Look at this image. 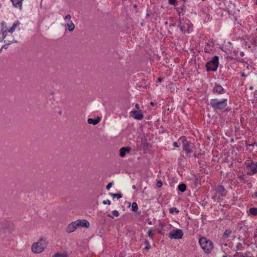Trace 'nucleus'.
Returning a JSON list of instances; mask_svg holds the SVG:
<instances>
[{"label": "nucleus", "instance_id": "nucleus-3", "mask_svg": "<svg viewBox=\"0 0 257 257\" xmlns=\"http://www.w3.org/2000/svg\"><path fill=\"white\" fill-rule=\"evenodd\" d=\"M199 243L202 249L206 253H210L213 248L212 242L205 237L200 238Z\"/></svg>", "mask_w": 257, "mask_h": 257}, {"label": "nucleus", "instance_id": "nucleus-49", "mask_svg": "<svg viewBox=\"0 0 257 257\" xmlns=\"http://www.w3.org/2000/svg\"><path fill=\"white\" fill-rule=\"evenodd\" d=\"M222 257H227L226 255H224Z\"/></svg>", "mask_w": 257, "mask_h": 257}, {"label": "nucleus", "instance_id": "nucleus-42", "mask_svg": "<svg viewBox=\"0 0 257 257\" xmlns=\"http://www.w3.org/2000/svg\"><path fill=\"white\" fill-rule=\"evenodd\" d=\"M238 178L240 180H243V177L242 176H239L238 177Z\"/></svg>", "mask_w": 257, "mask_h": 257}, {"label": "nucleus", "instance_id": "nucleus-30", "mask_svg": "<svg viewBox=\"0 0 257 257\" xmlns=\"http://www.w3.org/2000/svg\"><path fill=\"white\" fill-rule=\"evenodd\" d=\"M235 257H247V256H245L241 252H236V253L234 255Z\"/></svg>", "mask_w": 257, "mask_h": 257}, {"label": "nucleus", "instance_id": "nucleus-47", "mask_svg": "<svg viewBox=\"0 0 257 257\" xmlns=\"http://www.w3.org/2000/svg\"><path fill=\"white\" fill-rule=\"evenodd\" d=\"M249 89H251V90H252L253 89V87L252 86H250L249 87Z\"/></svg>", "mask_w": 257, "mask_h": 257}, {"label": "nucleus", "instance_id": "nucleus-17", "mask_svg": "<svg viewBox=\"0 0 257 257\" xmlns=\"http://www.w3.org/2000/svg\"><path fill=\"white\" fill-rule=\"evenodd\" d=\"M21 23L19 21H16L13 25L12 27L8 30V32L12 34L16 29V28L20 26Z\"/></svg>", "mask_w": 257, "mask_h": 257}, {"label": "nucleus", "instance_id": "nucleus-15", "mask_svg": "<svg viewBox=\"0 0 257 257\" xmlns=\"http://www.w3.org/2000/svg\"><path fill=\"white\" fill-rule=\"evenodd\" d=\"M13 3V6L20 10H22V5L23 0H11Z\"/></svg>", "mask_w": 257, "mask_h": 257}, {"label": "nucleus", "instance_id": "nucleus-43", "mask_svg": "<svg viewBox=\"0 0 257 257\" xmlns=\"http://www.w3.org/2000/svg\"><path fill=\"white\" fill-rule=\"evenodd\" d=\"M241 76L242 77H245L246 76V75L245 74V73L244 72H242L241 73Z\"/></svg>", "mask_w": 257, "mask_h": 257}, {"label": "nucleus", "instance_id": "nucleus-27", "mask_svg": "<svg viewBox=\"0 0 257 257\" xmlns=\"http://www.w3.org/2000/svg\"><path fill=\"white\" fill-rule=\"evenodd\" d=\"M132 209L134 212H136L138 210V204L136 203H135V202L133 203L132 206Z\"/></svg>", "mask_w": 257, "mask_h": 257}, {"label": "nucleus", "instance_id": "nucleus-16", "mask_svg": "<svg viewBox=\"0 0 257 257\" xmlns=\"http://www.w3.org/2000/svg\"><path fill=\"white\" fill-rule=\"evenodd\" d=\"M131 150L130 147H122L119 150V155L121 157L125 156L126 153H129Z\"/></svg>", "mask_w": 257, "mask_h": 257}, {"label": "nucleus", "instance_id": "nucleus-28", "mask_svg": "<svg viewBox=\"0 0 257 257\" xmlns=\"http://www.w3.org/2000/svg\"><path fill=\"white\" fill-rule=\"evenodd\" d=\"M110 195L113 197V198H117V199H120L122 197V195L119 193H111Z\"/></svg>", "mask_w": 257, "mask_h": 257}, {"label": "nucleus", "instance_id": "nucleus-25", "mask_svg": "<svg viewBox=\"0 0 257 257\" xmlns=\"http://www.w3.org/2000/svg\"><path fill=\"white\" fill-rule=\"evenodd\" d=\"M231 233V230L227 229L224 231V232L223 234V237L225 238H226L229 236V235Z\"/></svg>", "mask_w": 257, "mask_h": 257}, {"label": "nucleus", "instance_id": "nucleus-19", "mask_svg": "<svg viewBox=\"0 0 257 257\" xmlns=\"http://www.w3.org/2000/svg\"><path fill=\"white\" fill-rule=\"evenodd\" d=\"M100 121V118H98L97 119H93V118H88L87 120V122L89 124H92L93 125L97 124Z\"/></svg>", "mask_w": 257, "mask_h": 257}, {"label": "nucleus", "instance_id": "nucleus-5", "mask_svg": "<svg viewBox=\"0 0 257 257\" xmlns=\"http://www.w3.org/2000/svg\"><path fill=\"white\" fill-rule=\"evenodd\" d=\"M179 140L183 144V150L185 152L188 157H191L190 154L193 152V145L190 142L186 140L185 137L182 136L180 138Z\"/></svg>", "mask_w": 257, "mask_h": 257}, {"label": "nucleus", "instance_id": "nucleus-46", "mask_svg": "<svg viewBox=\"0 0 257 257\" xmlns=\"http://www.w3.org/2000/svg\"><path fill=\"white\" fill-rule=\"evenodd\" d=\"M1 230H4V228L2 226H0Z\"/></svg>", "mask_w": 257, "mask_h": 257}, {"label": "nucleus", "instance_id": "nucleus-48", "mask_svg": "<svg viewBox=\"0 0 257 257\" xmlns=\"http://www.w3.org/2000/svg\"><path fill=\"white\" fill-rule=\"evenodd\" d=\"M151 104L152 105H154V103H153V102H151Z\"/></svg>", "mask_w": 257, "mask_h": 257}, {"label": "nucleus", "instance_id": "nucleus-53", "mask_svg": "<svg viewBox=\"0 0 257 257\" xmlns=\"http://www.w3.org/2000/svg\"><path fill=\"white\" fill-rule=\"evenodd\" d=\"M247 257H248V256H247Z\"/></svg>", "mask_w": 257, "mask_h": 257}, {"label": "nucleus", "instance_id": "nucleus-23", "mask_svg": "<svg viewBox=\"0 0 257 257\" xmlns=\"http://www.w3.org/2000/svg\"><path fill=\"white\" fill-rule=\"evenodd\" d=\"M243 249V247L242 245V244L240 242H238L235 246V251H241Z\"/></svg>", "mask_w": 257, "mask_h": 257}, {"label": "nucleus", "instance_id": "nucleus-14", "mask_svg": "<svg viewBox=\"0 0 257 257\" xmlns=\"http://www.w3.org/2000/svg\"><path fill=\"white\" fill-rule=\"evenodd\" d=\"M216 193L220 196H221V197H223V196H226V193H227V192L225 190V189L224 188V187L221 185H220L219 186H218L216 189Z\"/></svg>", "mask_w": 257, "mask_h": 257}, {"label": "nucleus", "instance_id": "nucleus-18", "mask_svg": "<svg viewBox=\"0 0 257 257\" xmlns=\"http://www.w3.org/2000/svg\"><path fill=\"white\" fill-rule=\"evenodd\" d=\"M67 26L68 28L69 31L70 32L73 31L75 28V25L72 21H69L67 23Z\"/></svg>", "mask_w": 257, "mask_h": 257}, {"label": "nucleus", "instance_id": "nucleus-41", "mask_svg": "<svg viewBox=\"0 0 257 257\" xmlns=\"http://www.w3.org/2000/svg\"><path fill=\"white\" fill-rule=\"evenodd\" d=\"M253 197L254 198H257V192L254 193V195H253Z\"/></svg>", "mask_w": 257, "mask_h": 257}, {"label": "nucleus", "instance_id": "nucleus-32", "mask_svg": "<svg viewBox=\"0 0 257 257\" xmlns=\"http://www.w3.org/2000/svg\"><path fill=\"white\" fill-rule=\"evenodd\" d=\"M168 3L171 5L175 6L177 3V0H168Z\"/></svg>", "mask_w": 257, "mask_h": 257}, {"label": "nucleus", "instance_id": "nucleus-52", "mask_svg": "<svg viewBox=\"0 0 257 257\" xmlns=\"http://www.w3.org/2000/svg\"><path fill=\"white\" fill-rule=\"evenodd\" d=\"M256 4L257 5V0H256Z\"/></svg>", "mask_w": 257, "mask_h": 257}, {"label": "nucleus", "instance_id": "nucleus-13", "mask_svg": "<svg viewBox=\"0 0 257 257\" xmlns=\"http://www.w3.org/2000/svg\"><path fill=\"white\" fill-rule=\"evenodd\" d=\"M78 226L76 221H73L70 223L66 227V230L68 233H71L74 231L77 228Z\"/></svg>", "mask_w": 257, "mask_h": 257}, {"label": "nucleus", "instance_id": "nucleus-6", "mask_svg": "<svg viewBox=\"0 0 257 257\" xmlns=\"http://www.w3.org/2000/svg\"><path fill=\"white\" fill-rule=\"evenodd\" d=\"M218 57L215 56L211 61L208 62L206 64L207 71H216L218 67Z\"/></svg>", "mask_w": 257, "mask_h": 257}, {"label": "nucleus", "instance_id": "nucleus-12", "mask_svg": "<svg viewBox=\"0 0 257 257\" xmlns=\"http://www.w3.org/2000/svg\"><path fill=\"white\" fill-rule=\"evenodd\" d=\"M134 118L137 120H142L144 117V115L141 110H133L131 111Z\"/></svg>", "mask_w": 257, "mask_h": 257}, {"label": "nucleus", "instance_id": "nucleus-20", "mask_svg": "<svg viewBox=\"0 0 257 257\" xmlns=\"http://www.w3.org/2000/svg\"><path fill=\"white\" fill-rule=\"evenodd\" d=\"M52 257H68V256L66 252H56L52 256Z\"/></svg>", "mask_w": 257, "mask_h": 257}, {"label": "nucleus", "instance_id": "nucleus-31", "mask_svg": "<svg viewBox=\"0 0 257 257\" xmlns=\"http://www.w3.org/2000/svg\"><path fill=\"white\" fill-rule=\"evenodd\" d=\"M148 236L151 238V239H153V231L152 229H150L148 232Z\"/></svg>", "mask_w": 257, "mask_h": 257}, {"label": "nucleus", "instance_id": "nucleus-22", "mask_svg": "<svg viewBox=\"0 0 257 257\" xmlns=\"http://www.w3.org/2000/svg\"><path fill=\"white\" fill-rule=\"evenodd\" d=\"M112 215L108 214V216H109L111 218H113L114 216L118 217L119 215V213L117 210H115L112 211Z\"/></svg>", "mask_w": 257, "mask_h": 257}, {"label": "nucleus", "instance_id": "nucleus-35", "mask_svg": "<svg viewBox=\"0 0 257 257\" xmlns=\"http://www.w3.org/2000/svg\"><path fill=\"white\" fill-rule=\"evenodd\" d=\"M14 42V40H12L11 41H10L8 44L4 45L3 46L2 48H5L7 49L8 48V46L11 43H13Z\"/></svg>", "mask_w": 257, "mask_h": 257}, {"label": "nucleus", "instance_id": "nucleus-36", "mask_svg": "<svg viewBox=\"0 0 257 257\" xmlns=\"http://www.w3.org/2000/svg\"><path fill=\"white\" fill-rule=\"evenodd\" d=\"M102 203L103 204H107V205H110V204H111L110 201L108 199L103 201Z\"/></svg>", "mask_w": 257, "mask_h": 257}, {"label": "nucleus", "instance_id": "nucleus-37", "mask_svg": "<svg viewBox=\"0 0 257 257\" xmlns=\"http://www.w3.org/2000/svg\"><path fill=\"white\" fill-rule=\"evenodd\" d=\"M112 186V182H110L106 186V189L109 190Z\"/></svg>", "mask_w": 257, "mask_h": 257}, {"label": "nucleus", "instance_id": "nucleus-24", "mask_svg": "<svg viewBox=\"0 0 257 257\" xmlns=\"http://www.w3.org/2000/svg\"><path fill=\"white\" fill-rule=\"evenodd\" d=\"M169 212L171 213L178 214L179 212V210L176 207H172L169 209Z\"/></svg>", "mask_w": 257, "mask_h": 257}, {"label": "nucleus", "instance_id": "nucleus-8", "mask_svg": "<svg viewBox=\"0 0 257 257\" xmlns=\"http://www.w3.org/2000/svg\"><path fill=\"white\" fill-rule=\"evenodd\" d=\"M212 91L214 94L221 95L224 94L226 90L220 84L215 83Z\"/></svg>", "mask_w": 257, "mask_h": 257}, {"label": "nucleus", "instance_id": "nucleus-29", "mask_svg": "<svg viewBox=\"0 0 257 257\" xmlns=\"http://www.w3.org/2000/svg\"><path fill=\"white\" fill-rule=\"evenodd\" d=\"M145 243L146 246L145 247V249L146 250H149L150 248V243L149 241L147 240H145Z\"/></svg>", "mask_w": 257, "mask_h": 257}, {"label": "nucleus", "instance_id": "nucleus-9", "mask_svg": "<svg viewBox=\"0 0 257 257\" xmlns=\"http://www.w3.org/2000/svg\"><path fill=\"white\" fill-rule=\"evenodd\" d=\"M8 32V30L7 28L6 23L4 22L1 23V30L0 32V35H2V37L0 36V42L4 41V39L6 38Z\"/></svg>", "mask_w": 257, "mask_h": 257}, {"label": "nucleus", "instance_id": "nucleus-39", "mask_svg": "<svg viewBox=\"0 0 257 257\" xmlns=\"http://www.w3.org/2000/svg\"><path fill=\"white\" fill-rule=\"evenodd\" d=\"M135 107L138 109H140V105L139 104H136Z\"/></svg>", "mask_w": 257, "mask_h": 257}, {"label": "nucleus", "instance_id": "nucleus-26", "mask_svg": "<svg viewBox=\"0 0 257 257\" xmlns=\"http://www.w3.org/2000/svg\"><path fill=\"white\" fill-rule=\"evenodd\" d=\"M249 212L253 215H257V208H251L249 209Z\"/></svg>", "mask_w": 257, "mask_h": 257}, {"label": "nucleus", "instance_id": "nucleus-51", "mask_svg": "<svg viewBox=\"0 0 257 257\" xmlns=\"http://www.w3.org/2000/svg\"><path fill=\"white\" fill-rule=\"evenodd\" d=\"M3 49V48H2L0 49V52L2 51V49Z\"/></svg>", "mask_w": 257, "mask_h": 257}, {"label": "nucleus", "instance_id": "nucleus-10", "mask_svg": "<svg viewBox=\"0 0 257 257\" xmlns=\"http://www.w3.org/2000/svg\"><path fill=\"white\" fill-rule=\"evenodd\" d=\"M246 167L250 170V172L247 173V174L252 175L257 173V162L256 163L252 162L250 164H248Z\"/></svg>", "mask_w": 257, "mask_h": 257}, {"label": "nucleus", "instance_id": "nucleus-38", "mask_svg": "<svg viewBox=\"0 0 257 257\" xmlns=\"http://www.w3.org/2000/svg\"><path fill=\"white\" fill-rule=\"evenodd\" d=\"M173 146L174 147H179V145H178V143L175 142H174L173 144Z\"/></svg>", "mask_w": 257, "mask_h": 257}, {"label": "nucleus", "instance_id": "nucleus-40", "mask_svg": "<svg viewBox=\"0 0 257 257\" xmlns=\"http://www.w3.org/2000/svg\"><path fill=\"white\" fill-rule=\"evenodd\" d=\"M162 80H163V79H162V78H161V77H159V78H158V82H162Z\"/></svg>", "mask_w": 257, "mask_h": 257}, {"label": "nucleus", "instance_id": "nucleus-1", "mask_svg": "<svg viewBox=\"0 0 257 257\" xmlns=\"http://www.w3.org/2000/svg\"><path fill=\"white\" fill-rule=\"evenodd\" d=\"M47 242L41 238L38 242L34 243L32 245V250L35 253H41L47 247Z\"/></svg>", "mask_w": 257, "mask_h": 257}, {"label": "nucleus", "instance_id": "nucleus-11", "mask_svg": "<svg viewBox=\"0 0 257 257\" xmlns=\"http://www.w3.org/2000/svg\"><path fill=\"white\" fill-rule=\"evenodd\" d=\"M78 227H82L85 228H89L90 226L89 222L85 219H78L76 220Z\"/></svg>", "mask_w": 257, "mask_h": 257}, {"label": "nucleus", "instance_id": "nucleus-7", "mask_svg": "<svg viewBox=\"0 0 257 257\" xmlns=\"http://www.w3.org/2000/svg\"><path fill=\"white\" fill-rule=\"evenodd\" d=\"M183 235V232L180 229H177L175 230H172L169 233V236L170 238L174 239H181Z\"/></svg>", "mask_w": 257, "mask_h": 257}, {"label": "nucleus", "instance_id": "nucleus-44", "mask_svg": "<svg viewBox=\"0 0 257 257\" xmlns=\"http://www.w3.org/2000/svg\"><path fill=\"white\" fill-rule=\"evenodd\" d=\"M254 145H256L257 146V142L256 143L255 142L253 144L250 145V146H253Z\"/></svg>", "mask_w": 257, "mask_h": 257}, {"label": "nucleus", "instance_id": "nucleus-21", "mask_svg": "<svg viewBox=\"0 0 257 257\" xmlns=\"http://www.w3.org/2000/svg\"><path fill=\"white\" fill-rule=\"evenodd\" d=\"M178 189L181 192H184L186 190V186L185 184L182 183L179 185Z\"/></svg>", "mask_w": 257, "mask_h": 257}, {"label": "nucleus", "instance_id": "nucleus-2", "mask_svg": "<svg viewBox=\"0 0 257 257\" xmlns=\"http://www.w3.org/2000/svg\"><path fill=\"white\" fill-rule=\"evenodd\" d=\"M210 103L213 108L221 110L225 108L227 106V99H211Z\"/></svg>", "mask_w": 257, "mask_h": 257}, {"label": "nucleus", "instance_id": "nucleus-4", "mask_svg": "<svg viewBox=\"0 0 257 257\" xmlns=\"http://www.w3.org/2000/svg\"><path fill=\"white\" fill-rule=\"evenodd\" d=\"M178 27L184 34H190L193 30V26L188 20H180Z\"/></svg>", "mask_w": 257, "mask_h": 257}, {"label": "nucleus", "instance_id": "nucleus-50", "mask_svg": "<svg viewBox=\"0 0 257 257\" xmlns=\"http://www.w3.org/2000/svg\"><path fill=\"white\" fill-rule=\"evenodd\" d=\"M241 56H243V52H241Z\"/></svg>", "mask_w": 257, "mask_h": 257}, {"label": "nucleus", "instance_id": "nucleus-33", "mask_svg": "<svg viewBox=\"0 0 257 257\" xmlns=\"http://www.w3.org/2000/svg\"><path fill=\"white\" fill-rule=\"evenodd\" d=\"M157 186L158 187V188H160L162 186V185H163V183H162V181L161 180H159L157 181Z\"/></svg>", "mask_w": 257, "mask_h": 257}, {"label": "nucleus", "instance_id": "nucleus-45", "mask_svg": "<svg viewBox=\"0 0 257 257\" xmlns=\"http://www.w3.org/2000/svg\"><path fill=\"white\" fill-rule=\"evenodd\" d=\"M132 188H133L134 189H135L136 188V186H135V185H133L132 186Z\"/></svg>", "mask_w": 257, "mask_h": 257}, {"label": "nucleus", "instance_id": "nucleus-34", "mask_svg": "<svg viewBox=\"0 0 257 257\" xmlns=\"http://www.w3.org/2000/svg\"><path fill=\"white\" fill-rule=\"evenodd\" d=\"M71 16L69 14H68L67 15L65 16V17H64V19L66 21V20H68V22L69 21H71Z\"/></svg>", "mask_w": 257, "mask_h": 257}]
</instances>
